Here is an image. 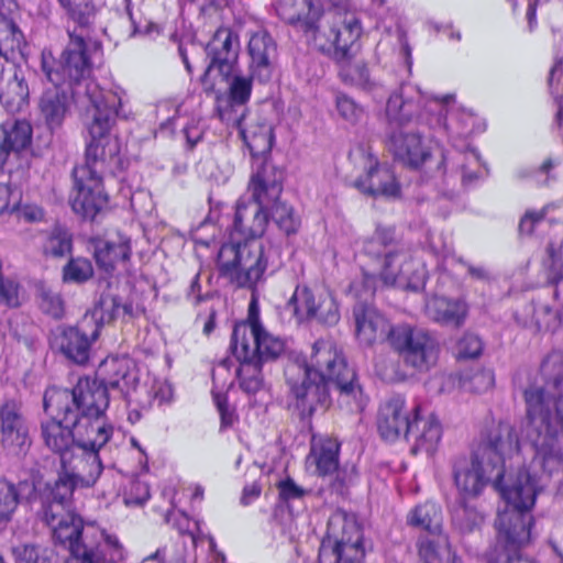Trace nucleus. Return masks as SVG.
<instances>
[{"instance_id": "nucleus-36", "label": "nucleus", "mask_w": 563, "mask_h": 563, "mask_svg": "<svg viewBox=\"0 0 563 563\" xmlns=\"http://www.w3.org/2000/svg\"><path fill=\"white\" fill-rule=\"evenodd\" d=\"M32 139V126L29 122L14 121L0 125V167L4 165L11 152L27 147Z\"/></svg>"}, {"instance_id": "nucleus-64", "label": "nucleus", "mask_w": 563, "mask_h": 563, "mask_svg": "<svg viewBox=\"0 0 563 563\" xmlns=\"http://www.w3.org/2000/svg\"><path fill=\"white\" fill-rule=\"evenodd\" d=\"M278 489L280 498L285 501L300 499L305 495V490L290 478L280 482Z\"/></svg>"}, {"instance_id": "nucleus-8", "label": "nucleus", "mask_w": 563, "mask_h": 563, "mask_svg": "<svg viewBox=\"0 0 563 563\" xmlns=\"http://www.w3.org/2000/svg\"><path fill=\"white\" fill-rule=\"evenodd\" d=\"M387 130L407 126H427L429 131H446L439 98L429 96L419 87L402 82L388 97L385 112Z\"/></svg>"}, {"instance_id": "nucleus-43", "label": "nucleus", "mask_w": 563, "mask_h": 563, "mask_svg": "<svg viewBox=\"0 0 563 563\" xmlns=\"http://www.w3.org/2000/svg\"><path fill=\"white\" fill-rule=\"evenodd\" d=\"M453 100V95H445L439 99V102L442 104V120L448 126L445 132H437L439 136H466L470 133L468 126L474 120L473 113L465 110H457L453 112L449 109V106Z\"/></svg>"}, {"instance_id": "nucleus-24", "label": "nucleus", "mask_w": 563, "mask_h": 563, "mask_svg": "<svg viewBox=\"0 0 563 563\" xmlns=\"http://www.w3.org/2000/svg\"><path fill=\"white\" fill-rule=\"evenodd\" d=\"M52 416V419L41 423V438L45 446L59 456V462L66 457V453H70L74 446L79 443L75 441L73 429L78 427L79 422H71L66 413L48 410L45 411Z\"/></svg>"}, {"instance_id": "nucleus-28", "label": "nucleus", "mask_w": 563, "mask_h": 563, "mask_svg": "<svg viewBox=\"0 0 563 563\" xmlns=\"http://www.w3.org/2000/svg\"><path fill=\"white\" fill-rule=\"evenodd\" d=\"M93 537H99V545L78 547L75 554L64 563H120L124 560V548L115 536L106 531H96Z\"/></svg>"}, {"instance_id": "nucleus-16", "label": "nucleus", "mask_w": 563, "mask_h": 563, "mask_svg": "<svg viewBox=\"0 0 563 563\" xmlns=\"http://www.w3.org/2000/svg\"><path fill=\"white\" fill-rule=\"evenodd\" d=\"M239 36L229 27H220L207 44L206 51L210 58L201 84L207 92L214 91L216 85L210 80L213 73H218L222 79H228L235 69L239 56Z\"/></svg>"}, {"instance_id": "nucleus-56", "label": "nucleus", "mask_w": 563, "mask_h": 563, "mask_svg": "<svg viewBox=\"0 0 563 563\" xmlns=\"http://www.w3.org/2000/svg\"><path fill=\"white\" fill-rule=\"evenodd\" d=\"M464 163L462 164V180L465 185L472 184L485 175L482 168L481 157L477 151L468 150L464 153Z\"/></svg>"}, {"instance_id": "nucleus-13", "label": "nucleus", "mask_w": 563, "mask_h": 563, "mask_svg": "<svg viewBox=\"0 0 563 563\" xmlns=\"http://www.w3.org/2000/svg\"><path fill=\"white\" fill-rule=\"evenodd\" d=\"M391 346L406 366L418 373L429 372L438 362L440 345L427 330L410 324H399L389 333Z\"/></svg>"}, {"instance_id": "nucleus-23", "label": "nucleus", "mask_w": 563, "mask_h": 563, "mask_svg": "<svg viewBox=\"0 0 563 563\" xmlns=\"http://www.w3.org/2000/svg\"><path fill=\"white\" fill-rule=\"evenodd\" d=\"M250 55L249 73L258 82L269 81L276 68L277 44L272 35L260 30L251 35L247 46Z\"/></svg>"}, {"instance_id": "nucleus-55", "label": "nucleus", "mask_w": 563, "mask_h": 563, "mask_svg": "<svg viewBox=\"0 0 563 563\" xmlns=\"http://www.w3.org/2000/svg\"><path fill=\"white\" fill-rule=\"evenodd\" d=\"M272 218L287 235L296 233L300 227V219L296 216L292 207L283 202L275 203Z\"/></svg>"}, {"instance_id": "nucleus-59", "label": "nucleus", "mask_w": 563, "mask_h": 563, "mask_svg": "<svg viewBox=\"0 0 563 563\" xmlns=\"http://www.w3.org/2000/svg\"><path fill=\"white\" fill-rule=\"evenodd\" d=\"M495 384V375L490 369H479L464 379L463 387L472 393H485L493 388Z\"/></svg>"}, {"instance_id": "nucleus-11", "label": "nucleus", "mask_w": 563, "mask_h": 563, "mask_svg": "<svg viewBox=\"0 0 563 563\" xmlns=\"http://www.w3.org/2000/svg\"><path fill=\"white\" fill-rule=\"evenodd\" d=\"M364 555L363 533L355 518L343 512L332 515L319 550V562L361 563Z\"/></svg>"}, {"instance_id": "nucleus-25", "label": "nucleus", "mask_w": 563, "mask_h": 563, "mask_svg": "<svg viewBox=\"0 0 563 563\" xmlns=\"http://www.w3.org/2000/svg\"><path fill=\"white\" fill-rule=\"evenodd\" d=\"M268 205L254 200L240 199L236 202L235 213L233 218V234H239L246 240H260L264 234L268 214L266 208Z\"/></svg>"}, {"instance_id": "nucleus-22", "label": "nucleus", "mask_w": 563, "mask_h": 563, "mask_svg": "<svg viewBox=\"0 0 563 563\" xmlns=\"http://www.w3.org/2000/svg\"><path fill=\"white\" fill-rule=\"evenodd\" d=\"M74 188L69 201L75 213L93 219L106 206L107 195L103 192L102 178L85 175L82 178L73 170Z\"/></svg>"}, {"instance_id": "nucleus-17", "label": "nucleus", "mask_w": 563, "mask_h": 563, "mask_svg": "<svg viewBox=\"0 0 563 563\" xmlns=\"http://www.w3.org/2000/svg\"><path fill=\"white\" fill-rule=\"evenodd\" d=\"M99 451L88 449L86 445L74 446L70 453L60 462L57 481L70 483L71 489L76 487H91L101 476L103 466Z\"/></svg>"}, {"instance_id": "nucleus-34", "label": "nucleus", "mask_w": 563, "mask_h": 563, "mask_svg": "<svg viewBox=\"0 0 563 563\" xmlns=\"http://www.w3.org/2000/svg\"><path fill=\"white\" fill-rule=\"evenodd\" d=\"M354 186L371 196L397 197L399 194L394 173L387 166L378 164L369 166L366 175L356 179Z\"/></svg>"}, {"instance_id": "nucleus-33", "label": "nucleus", "mask_w": 563, "mask_h": 563, "mask_svg": "<svg viewBox=\"0 0 563 563\" xmlns=\"http://www.w3.org/2000/svg\"><path fill=\"white\" fill-rule=\"evenodd\" d=\"M340 444L332 439L313 441L309 459L316 464L319 475L325 476L336 472L334 486L341 490L345 485V477L339 471Z\"/></svg>"}, {"instance_id": "nucleus-1", "label": "nucleus", "mask_w": 563, "mask_h": 563, "mask_svg": "<svg viewBox=\"0 0 563 563\" xmlns=\"http://www.w3.org/2000/svg\"><path fill=\"white\" fill-rule=\"evenodd\" d=\"M498 464H489L476 451L470 456L460 455L452 462L454 485L463 499L478 497L493 483L507 501L505 510L495 520L497 542L494 552L516 551L531 538L532 516L530 514L539 494L536 473L520 470L506 479L497 474Z\"/></svg>"}, {"instance_id": "nucleus-20", "label": "nucleus", "mask_w": 563, "mask_h": 563, "mask_svg": "<svg viewBox=\"0 0 563 563\" xmlns=\"http://www.w3.org/2000/svg\"><path fill=\"white\" fill-rule=\"evenodd\" d=\"M91 319L81 318L74 327H58L53 333V346L74 363L85 364L89 360L92 342L99 336L91 329Z\"/></svg>"}, {"instance_id": "nucleus-50", "label": "nucleus", "mask_w": 563, "mask_h": 563, "mask_svg": "<svg viewBox=\"0 0 563 563\" xmlns=\"http://www.w3.org/2000/svg\"><path fill=\"white\" fill-rule=\"evenodd\" d=\"M238 361L240 362L238 377L241 388L249 394L256 393L263 386L262 367L265 363L253 358Z\"/></svg>"}, {"instance_id": "nucleus-30", "label": "nucleus", "mask_w": 563, "mask_h": 563, "mask_svg": "<svg viewBox=\"0 0 563 563\" xmlns=\"http://www.w3.org/2000/svg\"><path fill=\"white\" fill-rule=\"evenodd\" d=\"M442 438V426L438 417L433 413L422 416V411H418L413 418L411 430L407 440L413 441L411 452L413 454L423 452L428 455L433 454Z\"/></svg>"}, {"instance_id": "nucleus-14", "label": "nucleus", "mask_w": 563, "mask_h": 563, "mask_svg": "<svg viewBox=\"0 0 563 563\" xmlns=\"http://www.w3.org/2000/svg\"><path fill=\"white\" fill-rule=\"evenodd\" d=\"M426 126H407L387 130L386 144L394 158L401 164L419 168L431 157L432 144H438V133L430 131L424 135Z\"/></svg>"}, {"instance_id": "nucleus-18", "label": "nucleus", "mask_w": 563, "mask_h": 563, "mask_svg": "<svg viewBox=\"0 0 563 563\" xmlns=\"http://www.w3.org/2000/svg\"><path fill=\"white\" fill-rule=\"evenodd\" d=\"M291 302L300 321L334 325L341 317L338 301L329 291L314 292L308 287H297Z\"/></svg>"}, {"instance_id": "nucleus-15", "label": "nucleus", "mask_w": 563, "mask_h": 563, "mask_svg": "<svg viewBox=\"0 0 563 563\" xmlns=\"http://www.w3.org/2000/svg\"><path fill=\"white\" fill-rule=\"evenodd\" d=\"M230 349L238 360H256L268 363L280 357L285 350V341L266 329L249 330L234 327Z\"/></svg>"}, {"instance_id": "nucleus-12", "label": "nucleus", "mask_w": 563, "mask_h": 563, "mask_svg": "<svg viewBox=\"0 0 563 563\" xmlns=\"http://www.w3.org/2000/svg\"><path fill=\"white\" fill-rule=\"evenodd\" d=\"M528 417V426L526 429V435L528 439V443L520 445L518 435L516 433L515 428L508 422H499L494 429H492L486 438L477 449L475 450L485 461L489 464H498L496 468L497 474L505 475L506 461L516 457L518 461L520 460L521 450L530 451L533 454V459L528 467L522 466L520 470L530 471L532 474L536 473L539 492L541 490L540 476L538 474L539 470H542L540 464L533 463L536 460V452L531 445V440L529 438V431L531 428V420L529 417V412L527 411Z\"/></svg>"}, {"instance_id": "nucleus-39", "label": "nucleus", "mask_w": 563, "mask_h": 563, "mask_svg": "<svg viewBox=\"0 0 563 563\" xmlns=\"http://www.w3.org/2000/svg\"><path fill=\"white\" fill-rule=\"evenodd\" d=\"M426 311L432 320L455 327H459L466 316V307L462 301L444 297H433L428 300Z\"/></svg>"}, {"instance_id": "nucleus-26", "label": "nucleus", "mask_w": 563, "mask_h": 563, "mask_svg": "<svg viewBox=\"0 0 563 563\" xmlns=\"http://www.w3.org/2000/svg\"><path fill=\"white\" fill-rule=\"evenodd\" d=\"M51 529L54 541L67 548L70 555L75 554L78 547L99 545V537H93V533L101 530L95 527L84 530L80 517L75 514L60 518L58 522L51 526Z\"/></svg>"}, {"instance_id": "nucleus-61", "label": "nucleus", "mask_w": 563, "mask_h": 563, "mask_svg": "<svg viewBox=\"0 0 563 563\" xmlns=\"http://www.w3.org/2000/svg\"><path fill=\"white\" fill-rule=\"evenodd\" d=\"M483 350L481 339L472 333H466L457 342L456 353L459 358H474L477 357Z\"/></svg>"}, {"instance_id": "nucleus-44", "label": "nucleus", "mask_w": 563, "mask_h": 563, "mask_svg": "<svg viewBox=\"0 0 563 563\" xmlns=\"http://www.w3.org/2000/svg\"><path fill=\"white\" fill-rule=\"evenodd\" d=\"M29 86L23 74L14 70L13 76L4 87H0V101L9 111H20L27 104Z\"/></svg>"}, {"instance_id": "nucleus-35", "label": "nucleus", "mask_w": 563, "mask_h": 563, "mask_svg": "<svg viewBox=\"0 0 563 563\" xmlns=\"http://www.w3.org/2000/svg\"><path fill=\"white\" fill-rule=\"evenodd\" d=\"M131 255V241L128 236L117 234L95 243V260L99 267L110 272L120 262H126Z\"/></svg>"}, {"instance_id": "nucleus-31", "label": "nucleus", "mask_w": 563, "mask_h": 563, "mask_svg": "<svg viewBox=\"0 0 563 563\" xmlns=\"http://www.w3.org/2000/svg\"><path fill=\"white\" fill-rule=\"evenodd\" d=\"M103 384L108 390H117L120 396L126 397L131 390L135 389L139 377L136 371L129 358L112 357L103 362L99 369Z\"/></svg>"}, {"instance_id": "nucleus-63", "label": "nucleus", "mask_w": 563, "mask_h": 563, "mask_svg": "<svg viewBox=\"0 0 563 563\" xmlns=\"http://www.w3.org/2000/svg\"><path fill=\"white\" fill-rule=\"evenodd\" d=\"M487 563H531V561L523 559L520 555V550H501L497 552L493 551Z\"/></svg>"}, {"instance_id": "nucleus-47", "label": "nucleus", "mask_w": 563, "mask_h": 563, "mask_svg": "<svg viewBox=\"0 0 563 563\" xmlns=\"http://www.w3.org/2000/svg\"><path fill=\"white\" fill-rule=\"evenodd\" d=\"M78 426L85 427V439L82 441H78V443L95 451H99L108 443L113 430L112 427L103 422L100 417H80Z\"/></svg>"}, {"instance_id": "nucleus-49", "label": "nucleus", "mask_w": 563, "mask_h": 563, "mask_svg": "<svg viewBox=\"0 0 563 563\" xmlns=\"http://www.w3.org/2000/svg\"><path fill=\"white\" fill-rule=\"evenodd\" d=\"M418 553L424 561L431 563L440 559L445 552L450 553V541L448 536L442 531L439 534L420 536L417 541Z\"/></svg>"}, {"instance_id": "nucleus-37", "label": "nucleus", "mask_w": 563, "mask_h": 563, "mask_svg": "<svg viewBox=\"0 0 563 563\" xmlns=\"http://www.w3.org/2000/svg\"><path fill=\"white\" fill-rule=\"evenodd\" d=\"M254 79L256 78L252 77L251 73L249 76H244L242 74H235V69L228 79H224L229 82V104L225 108L219 104L218 114L219 118L227 124L232 123L241 125L240 118L232 119L228 108H232L234 106H244L250 100Z\"/></svg>"}, {"instance_id": "nucleus-7", "label": "nucleus", "mask_w": 563, "mask_h": 563, "mask_svg": "<svg viewBox=\"0 0 563 563\" xmlns=\"http://www.w3.org/2000/svg\"><path fill=\"white\" fill-rule=\"evenodd\" d=\"M279 265V255L271 243L262 240L224 243L218 253L219 276L238 288L254 289L269 268Z\"/></svg>"}, {"instance_id": "nucleus-3", "label": "nucleus", "mask_w": 563, "mask_h": 563, "mask_svg": "<svg viewBox=\"0 0 563 563\" xmlns=\"http://www.w3.org/2000/svg\"><path fill=\"white\" fill-rule=\"evenodd\" d=\"M123 95L122 90H104L93 81L87 82L86 97L91 104L87 110L90 118L87 129L91 141L86 147L85 163L74 168L81 178L92 175L103 179L107 174H114L120 168V143L111 136L110 130L115 118L129 117Z\"/></svg>"}, {"instance_id": "nucleus-40", "label": "nucleus", "mask_w": 563, "mask_h": 563, "mask_svg": "<svg viewBox=\"0 0 563 563\" xmlns=\"http://www.w3.org/2000/svg\"><path fill=\"white\" fill-rule=\"evenodd\" d=\"M407 525L420 529L428 534H439L443 530L441 507L434 503L416 506L407 515Z\"/></svg>"}, {"instance_id": "nucleus-48", "label": "nucleus", "mask_w": 563, "mask_h": 563, "mask_svg": "<svg viewBox=\"0 0 563 563\" xmlns=\"http://www.w3.org/2000/svg\"><path fill=\"white\" fill-rule=\"evenodd\" d=\"M42 249L46 256L64 257L71 252L73 236L65 227L54 225L46 232Z\"/></svg>"}, {"instance_id": "nucleus-27", "label": "nucleus", "mask_w": 563, "mask_h": 563, "mask_svg": "<svg viewBox=\"0 0 563 563\" xmlns=\"http://www.w3.org/2000/svg\"><path fill=\"white\" fill-rule=\"evenodd\" d=\"M353 317L355 334L360 343L373 345L385 339L389 340V333L394 328L375 308L358 303L353 309Z\"/></svg>"}, {"instance_id": "nucleus-29", "label": "nucleus", "mask_w": 563, "mask_h": 563, "mask_svg": "<svg viewBox=\"0 0 563 563\" xmlns=\"http://www.w3.org/2000/svg\"><path fill=\"white\" fill-rule=\"evenodd\" d=\"M261 164L253 173L249 191L254 200L269 205L275 202L282 192L283 172L269 163L266 157H260Z\"/></svg>"}, {"instance_id": "nucleus-45", "label": "nucleus", "mask_w": 563, "mask_h": 563, "mask_svg": "<svg viewBox=\"0 0 563 563\" xmlns=\"http://www.w3.org/2000/svg\"><path fill=\"white\" fill-rule=\"evenodd\" d=\"M121 299L110 294L101 295L93 309L84 314L82 319H91V329L99 335L104 324L120 317Z\"/></svg>"}, {"instance_id": "nucleus-58", "label": "nucleus", "mask_w": 563, "mask_h": 563, "mask_svg": "<svg viewBox=\"0 0 563 563\" xmlns=\"http://www.w3.org/2000/svg\"><path fill=\"white\" fill-rule=\"evenodd\" d=\"M21 556L27 563H60L58 553L52 548L23 545Z\"/></svg>"}, {"instance_id": "nucleus-5", "label": "nucleus", "mask_w": 563, "mask_h": 563, "mask_svg": "<svg viewBox=\"0 0 563 563\" xmlns=\"http://www.w3.org/2000/svg\"><path fill=\"white\" fill-rule=\"evenodd\" d=\"M279 15L311 38L313 46L333 60H344L356 55L362 26L353 15L345 16L328 30H319L317 22L322 14L320 0H286L279 7Z\"/></svg>"}, {"instance_id": "nucleus-60", "label": "nucleus", "mask_w": 563, "mask_h": 563, "mask_svg": "<svg viewBox=\"0 0 563 563\" xmlns=\"http://www.w3.org/2000/svg\"><path fill=\"white\" fill-rule=\"evenodd\" d=\"M40 308L44 313L55 319H59L64 316V301L59 294L52 290L41 291Z\"/></svg>"}, {"instance_id": "nucleus-51", "label": "nucleus", "mask_w": 563, "mask_h": 563, "mask_svg": "<svg viewBox=\"0 0 563 563\" xmlns=\"http://www.w3.org/2000/svg\"><path fill=\"white\" fill-rule=\"evenodd\" d=\"M24 36L15 22H0V55L10 60L16 51H21Z\"/></svg>"}, {"instance_id": "nucleus-6", "label": "nucleus", "mask_w": 563, "mask_h": 563, "mask_svg": "<svg viewBox=\"0 0 563 563\" xmlns=\"http://www.w3.org/2000/svg\"><path fill=\"white\" fill-rule=\"evenodd\" d=\"M363 251L379 262V278L385 285H398L412 290L423 286L424 268L397 239L394 227L378 224L372 236L364 242Z\"/></svg>"}, {"instance_id": "nucleus-46", "label": "nucleus", "mask_w": 563, "mask_h": 563, "mask_svg": "<svg viewBox=\"0 0 563 563\" xmlns=\"http://www.w3.org/2000/svg\"><path fill=\"white\" fill-rule=\"evenodd\" d=\"M355 57L356 55H352L344 60H334L339 65V76L345 84L372 90L375 84L371 80L366 64Z\"/></svg>"}, {"instance_id": "nucleus-19", "label": "nucleus", "mask_w": 563, "mask_h": 563, "mask_svg": "<svg viewBox=\"0 0 563 563\" xmlns=\"http://www.w3.org/2000/svg\"><path fill=\"white\" fill-rule=\"evenodd\" d=\"M0 443L16 454L31 444L27 418L20 400L5 399L0 404Z\"/></svg>"}, {"instance_id": "nucleus-52", "label": "nucleus", "mask_w": 563, "mask_h": 563, "mask_svg": "<svg viewBox=\"0 0 563 563\" xmlns=\"http://www.w3.org/2000/svg\"><path fill=\"white\" fill-rule=\"evenodd\" d=\"M483 520V516L474 507L467 505L463 498L452 511V522L462 533L474 531Z\"/></svg>"}, {"instance_id": "nucleus-9", "label": "nucleus", "mask_w": 563, "mask_h": 563, "mask_svg": "<svg viewBox=\"0 0 563 563\" xmlns=\"http://www.w3.org/2000/svg\"><path fill=\"white\" fill-rule=\"evenodd\" d=\"M109 406V390L102 380L79 378L73 390L49 387L43 397L44 411H56L57 416L66 413L71 422L82 418L101 417Z\"/></svg>"}, {"instance_id": "nucleus-41", "label": "nucleus", "mask_w": 563, "mask_h": 563, "mask_svg": "<svg viewBox=\"0 0 563 563\" xmlns=\"http://www.w3.org/2000/svg\"><path fill=\"white\" fill-rule=\"evenodd\" d=\"M241 135L253 157H265L273 147V126L266 121H260L250 124L247 128H241Z\"/></svg>"}, {"instance_id": "nucleus-62", "label": "nucleus", "mask_w": 563, "mask_h": 563, "mask_svg": "<svg viewBox=\"0 0 563 563\" xmlns=\"http://www.w3.org/2000/svg\"><path fill=\"white\" fill-rule=\"evenodd\" d=\"M336 109L339 114L351 123L357 122L363 114V109L346 95L336 97Z\"/></svg>"}, {"instance_id": "nucleus-57", "label": "nucleus", "mask_w": 563, "mask_h": 563, "mask_svg": "<svg viewBox=\"0 0 563 563\" xmlns=\"http://www.w3.org/2000/svg\"><path fill=\"white\" fill-rule=\"evenodd\" d=\"M148 498V485L139 478L131 479L123 493V501L126 506H142Z\"/></svg>"}, {"instance_id": "nucleus-53", "label": "nucleus", "mask_w": 563, "mask_h": 563, "mask_svg": "<svg viewBox=\"0 0 563 563\" xmlns=\"http://www.w3.org/2000/svg\"><path fill=\"white\" fill-rule=\"evenodd\" d=\"M19 504V494L13 484L0 479V530L11 520Z\"/></svg>"}, {"instance_id": "nucleus-10", "label": "nucleus", "mask_w": 563, "mask_h": 563, "mask_svg": "<svg viewBox=\"0 0 563 563\" xmlns=\"http://www.w3.org/2000/svg\"><path fill=\"white\" fill-rule=\"evenodd\" d=\"M526 406L534 426V444L542 450L555 441L553 433H542V428L559 430L563 426V375L558 373L542 385H531L525 391Z\"/></svg>"}, {"instance_id": "nucleus-42", "label": "nucleus", "mask_w": 563, "mask_h": 563, "mask_svg": "<svg viewBox=\"0 0 563 563\" xmlns=\"http://www.w3.org/2000/svg\"><path fill=\"white\" fill-rule=\"evenodd\" d=\"M58 2L66 10L68 18L80 27L79 33L76 30H74V32L84 37L87 44V56L89 57L90 47L96 45L86 40L84 30L90 26L96 16L97 9L93 0H58ZM70 33H73V31H68L69 36Z\"/></svg>"}, {"instance_id": "nucleus-38", "label": "nucleus", "mask_w": 563, "mask_h": 563, "mask_svg": "<svg viewBox=\"0 0 563 563\" xmlns=\"http://www.w3.org/2000/svg\"><path fill=\"white\" fill-rule=\"evenodd\" d=\"M562 428L555 430L553 432V437L555 441H553L548 448H544L541 452L534 444V437H537V432L534 431V426H531L529 431V438L531 440V445L536 452V460L533 463H539L544 473L552 474L563 464V433L561 432ZM542 433H552V430H548V428H542Z\"/></svg>"}, {"instance_id": "nucleus-4", "label": "nucleus", "mask_w": 563, "mask_h": 563, "mask_svg": "<svg viewBox=\"0 0 563 563\" xmlns=\"http://www.w3.org/2000/svg\"><path fill=\"white\" fill-rule=\"evenodd\" d=\"M89 59L84 37L75 32L70 33V42L59 62H56L51 51H42L41 69L53 85L43 90L38 110L49 131L54 132L63 125L71 106V96L62 85L78 84L85 79L90 71Z\"/></svg>"}, {"instance_id": "nucleus-21", "label": "nucleus", "mask_w": 563, "mask_h": 563, "mask_svg": "<svg viewBox=\"0 0 563 563\" xmlns=\"http://www.w3.org/2000/svg\"><path fill=\"white\" fill-rule=\"evenodd\" d=\"M418 411H422L420 404L408 406L402 396H393L379 409L378 431L380 435L387 441H395L401 435L408 437Z\"/></svg>"}, {"instance_id": "nucleus-54", "label": "nucleus", "mask_w": 563, "mask_h": 563, "mask_svg": "<svg viewBox=\"0 0 563 563\" xmlns=\"http://www.w3.org/2000/svg\"><path fill=\"white\" fill-rule=\"evenodd\" d=\"M93 275V268L89 260L73 257L63 268V279L66 283H85Z\"/></svg>"}, {"instance_id": "nucleus-2", "label": "nucleus", "mask_w": 563, "mask_h": 563, "mask_svg": "<svg viewBox=\"0 0 563 563\" xmlns=\"http://www.w3.org/2000/svg\"><path fill=\"white\" fill-rule=\"evenodd\" d=\"M285 378L291 405L301 419L311 417L318 406L327 404L329 385L338 390L339 402L352 412L363 411L367 404L355 369L331 341L319 340L313 344L310 363L302 355L289 358Z\"/></svg>"}, {"instance_id": "nucleus-32", "label": "nucleus", "mask_w": 563, "mask_h": 563, "mask_svg": "<svg viewBox=\"0 0 563 563\" xmlns=\"http://www.w3.org/2000/svg\"><path fill=\"white\" fill-rule=\"evenodd\" d=\"M73 493L70 483L65 484L56 479L53 485L46 486L42 495L41 517L48 527L67 515H74L70 511Z\"/></svg>"}]
</instances>
